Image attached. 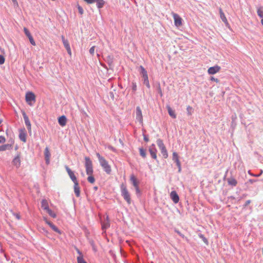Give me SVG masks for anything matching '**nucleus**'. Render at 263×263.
Listing matches in <instances>:
<instances>
[{"instance_id": "f03ea898", "label": "nucleus", "mask_w": 263, "mask_h": 263, "mask_svg": "<svg viewBox=\"0 0 263 263\" xmlns=\"http://www.w3.org/2000/svg\"><path fill=\"white\" fill-rule=\"evenodd\" d=\"M121 194L124 199L127 202L128 204H130L132 203V199L130 198V194L129 193L126 186L125 184L122 183L121 186Z\"/></svg>"}, {"instance_id": "603ef678", "label": "nucleus", "mask_w": 263, "mask_h": 263, "mask_svg": "<svg viewBox=\"0 0 263 263\" xmlns=\"http://www.w3.org/2000/svg\"><path fill=\"white\" fill-rule=\"evenodd\" d=\"M211 81H215V82H217V83L219 82V80H218V79H217V78H214V77H211Z\"/></svg>"}, {"instance_id": "5701e85b", "label": "nucleus", "mask_w": 263, "mask_h": 263, "mask_svg": "<svg viewBox=\"0 0 263 263\" xmlns=\"http://www.w3.org/2000/svg\"><path fill=\"white\" fill-rule=\"evenodd\" d=\"M24 130L25 129H24V130L21 129L20 130L19 138L22 141H23L24 142H26V134L24 132Z\"/></svg>"}, {"instance_id": "ddd939ff", "label": "nucleus", "mask_w": 263, "mask_h": 263, "mask_svg": "<svg viewBox=\"0 0 263 263\" xmlns=\"http://www.w3.org/2000/svg\"><path fill=\"white\" fill-rule=\"evenodd\" d=\"M220 69L221 68L220 66L216 65L215 66L210 67L208 70V72L210 74H214L219 72Z\"/></svg>"}, {"instance_id": "20e7f679", "label": "nucleus", "mask_w": 263, "mask_h": 263, "mask_svg": "<svg viewBox=\"0 0 263 263\" xmlns=\"http://www.w3.org/2000/svg\"><path fill=\"white\" fill-rule=\"evenodd\" d=\"M85 166L86 168V173L87 175H92L93 170L91 160L88 157H85Z\"/></svg>"}, {"instance_id": "c85d7f7f", "label": "nucleus", "mask_w": 263, "mask_h": 263, "mask_svg": "<svg viewBox=\"0 0 263 263\" xmlns=\"http://www.w3.org/2000/svg\"><path fill=\"white\" fill-rule=\"evenodd\" d=\"M41 207L44 210L47 211L49 208L48 206V202L46 200L43 199L41 202Z\"/></svg>"}, {"instance_id": "3c124183", "label": "nucleus", "mask_w": 263, "mask_h": 263, "mask_svg": "<svg viewBox=\"0 0 263 263\" xmlns=\"http://www.w3.org/2000/svg\"><path fill=\"white\" fill-rule=\"evenodd\" d=\"M175 232H176L178 235H179L181 237H183V238L184 237V235H183L182 234H181V232H180L179 231H178V230H175Z\"/></svg>"}, {"instance_id": "9d476101", "label": "nucleus", "mask_w": 263, "mask_h": 263, "mask_svg": "<svg viewBox=\"0 0 263 263\" xmlns=\"http://www.w3.org/2000/svg\"><path fill=\"white\" fill-rule=\"evenodd\" d=\"M12 163L17 168L21 166V153L17 154V155L13 159Z\"/></svg>"}, {"instance_id": "de8ad7c7", "label": "nucleus", "mask_w": 263, "mask_h": 263, "mask_svg": "<svg viewBox=\"0 0 263 263\" xmlns=\"http://www.w3.org/2000/svg\"><path fill=\"white\" fill-rule=\"evenodd\" d=\"M86 3L91 4L95 3L96 0H84Z\"/></svg>"}, {"instance_id": "7ed1b4c3", "label": "nucleus", "mask_w": 263, "mask_h": 263, "mask_svg": "<svg viewBox=\"0 0 263 263\" xmlns=\"http://www.w3.org/2000/svg\"><path fill=\"white\" fill-rule=\"evenodd\" d=\"M140 73L142 75L143 84H145L148 88H150V84L148 81L147 72L142 66H140L139 68Z\"/></svg>"}, {"instance_id": "a19ab883", "label": "nucleus", "mask_w": 263, "mask_h": 263, "mask_svg": "<svg viewBox=\"0 0 263 263\" xmlns=\"http://www.w3.org/2000/svg\"><path fill=\"white\" fill-rule=\"evenodd\" d=\"M192 110H193V108H192V107L191 106H188L187 107L186 110H187V114L189 115H192Z\"/></svg>"}, {"instance_id": "5fc2aeb1", "label": "nucleus", "mask_w": 263, "mask_h": 263, "mask_svg": "<svg viewBox=\"0 0 263 263\" xmlns=\"http://www.w3.org/2000/svg\"><path fill=\"white\" fill-rule=\"evenodd\" d=\"M109 95L111 99L113 100L114 99V94L113 92H110Z\"/></svg>"}, {"instance_id": "864d4df0", "label": "nucleus", "mask_w": 263, "mask_h": 263, "mask_svg": "<svg viewBox=\"0 0 263 263\" xmlns=\"http://www.w3.org/2000/svg\"><path fill=\"white\" fill-rule=\"evenodd\" d=\"M14 215L15 216V217L17 219H21V216L18 213H14Z\"/></svg>"}, {"instance_id": "aec40b11", "label": "nucleus", "mask_w": 263, "mask_h": 263, "mask_svg": "<svg viewBox=\"0 0 263 263\" xmlns=\"http://www.w3.org/2000/svg\"><path fill=\"white\" fill-rule=\"evenodd\" d=\"M44 155L46 163L48 164L50 162V153L48 147H46L45 149Z\"/></svg>"}, {"instance_id": "79ce46f5", "label": "nucleus", "mask_w": 263, "mask_h": 263, "mask_svg": "<svg viewBox=\"0 0 263 263\" xmlns=\"http://www.w3.org/2000/svg\"><path fill=\"white\" fill-rule=\"evenodd\" d=\"M78 11H79V13L80 14H83V12H84V11H83V8L80 6V5H78Z\"/></svg>"}, {"instance_id": "4c0bfd02", "label": "nucleus", "mask_w": 263, "mask_h": 263, "mask_svg": "<svg viewBox=\"0 0 263 263\" xmlns=\"http://www.w3.org/2000/svg\"><path fill=\"white\" fill-rule=\"evenodd\" d=\"M199 237L202 239L203 242L206 244L208 245V239L204 236V235L201 233L199 234Z\"/></svg>"}, {"instance_id": "b1692460", "label": "nucleus", "mask_w": 263, "mask_h": 263, "mask_svg": "<svg viewBox=\"0 0 263 263\" xmlns=\"http://www.w3.org/2000/svg\"><path fill=\"white\" fill-rule=\"evenodd\" d=\"M110 227L109 220L108 217H106V220L102 223V229L103 230H105Z\"/></svg>"}, {"instance_id": "8fccbe9b", "label": "nucleus", "mask_w": 263, "mask_h": 263, "mask_svg": "<svg viewBox=\"0 0 263 263\" xmlns=\"http://www.w3.org/2000/svg\"><path fill=\"white\" fill-rule=\"evenodd\" d=\"M251 200H248L246 201L245 204L243 205V208H246V206L249 205L250 203H251Z\"/></svg>"}, {"instance_id": "58836bf2", "label": "nucleus", "mask_w": 263, "mask_h": 263, "mask_svg": "<svg viewBox=\"0 0 263 263\" xmlns=\"http://www.w3.org/2000/svg\"><path fill=\"white\" fill-rule=\"evenodd\" d=\"M157 90L160 94V96L162 97L163 96V93L160 84H158V86H157Z\"/></svg>"}, {"instance_id": "ea45409f", "label": "nucleus", "mask_w": 263, "mask_h": 263, "mask_svg": "<svg viewBox=\"0 0 263 263\" xmlns=\"http://www.w3.org/2000/svg\"><path fill=\"white\" fill-rule=\"evenodd\" d=\"M132 90L134 92H135L137 90V85H136V83L135 82H132Z\"/></svg>"}, {"instance_id": "dca6fc26", "label": "nucleus", "mask_w": 263, "mask_h": 263, "mask_svg": "<svg viewBox=\"0 0 263 263\" xmlns=\"http://www.w3.org/2000/svg\"><path fill=\"white\" fill-rule=\"evenodd\" d=\"M227 180L228 184L232 187L236 186L237 184V181L233 176L227 178Z\"/></svg>"}, {"instance_id": "49530a36", "label": "nucleus", "mask_w": 263, "mask_h": 263, "mask_svg": "<svg viewBox=\"0 0 263 263\" xmlns=\"http://www.w3.org/2000/svg\"><path fill=\"white\" fill-rule=\"evenodd\" d=\"M135 190H136V194L137 195H140L141 194V191L140 190L139 186H138L137 187H135Z\"/></svg>"}, {"instance_id": "13d9d810", "label": "nucleus", "mask_w": 263, "mask_h": 263, "mask_svg": "<svg viewBox=\"0 0 263 263\" xmlns=\"http://www.w3.org/2000/svg\"><path fill=\"white\" fill-rule=\"evenodd\" d=\"M256 180H254V179H249V182H250L251 183H253L254 182H255Z\"/></svg>"}, {"instance_id": "a18cd8bd", "label": "nucleus", "mask_w": 263, "mask_h": 263, "mask_svg": "<svg viewBox=\"0 0 263 263\" xmlns=\"http://www.w3.org/2000/svg\"><path fill=\"white\" fill-rule=\"evenodd\" d=\"M6 141V139L4 136H0V143H4Z\"/></svg>"}, {"instance_id": "f257e3e1", "label": "nucleus", "mask_w": 263, "mask_h": 263, "mask_svg": "<svg viewBox=\"0 0 263 263\" xmlns=\"http://www.w3.org/2000/svg\"><path fill=\"white\" fill-rule=\"evenodd\" d=\"M96 155L98 158L99 163L101 166L102 167L103 170L107 174H110L111 172V169L110 166L108 164V162L105 159L100 155L99 153L96 154Z\"/></svg>"}, {"instance_id": "1a4fd4ad", "label": "nucleus", "mask_w": 263, "mask_h": 263, "mask_svg": "<svg viewBox=\"0 0 263 263\" xmlns=\"http://www.w3.org/2000/svg\"><path fill=\"white\" fill-rule=\"evenodd\" d=\"M22 115L23 116L25 123V125H26L28 130L29 131H31V123L29 121L28 117L27 116V115H26V112L24 111H22Z\"/></svg>"}, {"instance_id": "2eb2a0df", "label": "nucleus", "mask_w": 263, "mask_h": 263, "mask_svg": "<svg viewBox=\"0 0 263 263\" xmlns=\"http://www.w3.org/2000/svg\"><path fill=\"white\" fill-rule=\"evenodd\" d=\"M173 17L174 19L175 25L177 27H179L182 25V18L176 13L173 14Z\"/></svg>"}, {"instance_id": "72a5a7b5", "label": "nucleus", "mask_w": 263, "mask_h": 263, "mask_svg": "<svg viewBox=\"0 0 263 263\" xmlns=\"http://www.w3.org/2000/svg\"><path fill=\"white\" fill-rule=\"evenodd\" d=\"M157 144L158 146L159 147V149L165 147V145L163 143V140L161 139H158L157 140Z\"/></svg>"}, {"instance_id": "cd10ccee", "label": "nucleus", "mask_w": 263, "mask_h": 263, "mask_svg": "<svg viewBox=\"0 0 263 263\" xmlns=\"http://www.w3.org/2000/svg\"><path fill=\"white\" fill-rule=\"evenodd\" d=\"M97 7L99 9L103 8L105 4V2L104 0H96Z\"/></svg>"}, {"instance_id": "6e6d98bb", "label": "nucleus", "mask_w": 263, "mask_h": 263, "mask_svg": "<svg viewBox=\"0 0 263 263\" xmlns=\"http://www.w3.org/2000/svg\"><path fill=\"white\" fill-rule=\"evenodd\" d=\"M13 3V5L14 6H18V3H17V0H11Z\"/></svg>"}, {"instance_id": "0e129e2a", "label": "nucleus", "mask_w": 263, "mask_h": 263, "mask_svg": "<svg viewBox=\"0 0 263 263\" xmlns=\"http://www.w3.org/2000/svg\"><path fill=\"white\" fill-rule=\"evenodd\" d=\"M246 195L243 194V195H242V197H241V198H243V197H246Z\"/></svg>"}, {"instance_id": "6e6552de", "label": "nucleus", "mask_w": 263, "mask_h": 263, "mask_svg": "<svg viewBox=\"0 0 263 263\" xmlns=\"http://www.w3.org/2000/svg\"><path fill=\"white\" fill-rule=\"evenodd\" d=\"M136 119L140 122V124L143 123V116L142 111L139 106H137L136 109Z\"/></svg>"}, {"instance_id": "39448f33", "label": "nucleus", "mask_w": 263, "mask_h": 263, "mask_svg": "<svg viewBox=\"0 0 263 263\" xmlns=\"http://www.w3.org/2000/svg\"><path fill=\"white\" fill-rule=\"evenodd\" d=\"M25 99L26 102L30 105H32V101H33L34 102L35 101V96L32 92H27L26 94Z\"/></svg>"}, {"instance_id": "4be33fe9", "label": "nucleus", "mask_w": 263, "mask_h": 263, "mask_svg": "<svg viewBox=\"0 0 263 263\" xmlns=\"http://www.w3.org/2000/svg\"><path fill=\"white\" fill-rule=\"evenodd\" d=\"M166 108L168 111V113L169 115L173 119H176L177 116L175 114V111L174 110L172 109L171 106L168 105L166 106Z\"/></svg>"}, {"instance_id": "a878e982", "label": "nucleus", "mask_w": 263, "mask_h": 263, "mask_svg": "<svg viewBox=\"0 0 263 263\" xmlns=\"http://www.w3.org/2000/svg\"><path fill=\"white\" fill-rule=\"evenodd\" d=\"M105 61L108 63L109 66H112L114 62V57L112 55H108L105 59Z\"/></svg>"}, {"instance_id": "6ab92c4d", "label": "nucleus", "mask_w": 263, "mask_h": 263, "mask_svg": "<svg viewBox=\"0 0 263 263\" xmlns=\"http://www.w3.org/2000/svg\"><path fill=\"white\" fill-rule=\"evenodd\" d=\"M58 122H59V124L61 126H65L66 124V122H67V118H66V116L64 115H63V116L60 117L58 119Z\"/></svg>"}, {"instance_id": "423d86ee", "label": "nucleus", "mask_w": 263, "mask_h": 263, "mask_svg": "<svg viewBox=\"0 0 263 263\" xmlns=\"http://www.w3.org/2000/svg\"><path fill=\"white\" fill-rule=\"evenodd\" d=\"M173 160L176 163V165L178 168V172L180 173L181 171V162L179 159V156L177 152L173 153Z\"/></svg>"}, {"instance_id": "412c9836", "label": "nucleus", "mask_w": 263, "mask_h": 263, "mask_svg": "<svg viewBox=\"0 0 263 263\" xmlns=\"http://www.w3.org/2000/svg\"><path fill=\"white\" fill-rule=\"evenodd\" d=\"M46 223H47L50 227L55 232H58L59 234H61V231L59 230V229L53 224L51 222L48 221L47 219H45Z\"/></svg>"}, {"instance_id": "f8f14e48", "label": "nucleus", "mask_w": 263, "mask_h": 263, "mask_svg": "<svg viewBox=\"0 0 263 263\" xmlns=\"http://www.w3.org/2000/svg\"><path fill=\"white\" fill-rule=\"evenodd\" d=\"M62 42L65 48H66L68 53L69 55L71 54V51L69 42L67 40H66L64 36H62Z\"/></svg>"}, {"instance_id": "c03bdc74", "label": "nucleus", "mask_w": 263, "mask_h": 263, "mask_svg": "<svg viewBox=\"0 0 263 263\" xmlns=\"http://www.w3.org/2000/svg\"><path fill=\"white\" fill-rule=\"evenodd\" d=\"M95 46H92L91 47L90 49H89V53L92 55H93L94 54V53H95Z\"/></svg>"}, {"instance_id": "a211bd4d", "label": "nucleus", "mask_w": 263, "mask_h": 263, "mask_svg": "<svg viewBox=\"0 0 263 263\" xmlns=\"http://www.w3.org/2000/svg\"><path fill=\"white\" fill-rule=\"evenodd\" d=\"M76 251L77 253L79 254V256L77 257L78 263H87V262L84 259L83 255L82 252L79 250V249L76 248Z\"/></svg>"}, {"instance_id": "338daca9", "label": "nucleus", "mask_w": 263, "mask_h": 263, "mask_svg": "<svg viewBox=\"0 0 263 263\" xmlns=\"http://www.w3.org/2000/svg\"><path fill=\"white\" fill-rule=\"evenodd\" d=\"M2 120H0V124L2 123Z\"/></svg>"}, {"instance_id": "680f3d73", "label": "nucleus", "mask_w": 263, "mask_h": 263, "mask_svg": "<svg viewBox=\"0 0 263 263\" xmlns=\"http://www.w3.org/2000/svg\"><path fill=\"white\" fill-rule=\"evenodd\" d=\"M102 65L104 68H105L107 69V67H106V66L105 65H104H104L102 64Z\"/></svg>"}, {"instance_id": "473e14b6", "label": "nucleus", "mask_w": 263, "mask_h": 263, "mask_svg": "<svg viewBox=\"0 0 263 263\" xmlns=\"http://www.w3.org/2000/svg\"><path fill=\"white\" fill-rule=\"evenodd\" d=\"M219 14L222 21L224 23L227 22V18L221 8L219 9Z\"/></svg>"}, {"instance_id": "bb28decb", "label": "nucleus", "mask_w": 263, "mask_h": 263, "mask_svg": "<svg viewBox=\"0 0 263 263\" xmlns=\"http://www.w3.org/2000/svg\"><path fill=\"white\" fill-rule=\"evenodd\" d=\"M12 148V145L9 144H5L0 146V152L9 150Z\"/></svg>"}, {"instance_id": "4468645a", "label": "nucleus", "mask_w": 263, "mask_h": 263, "mask_svg": "<svg viewBox=\"0 0 263 263\" xmlns=\"http://www.w3.org/2000/svg\"><path fill=\"white\" fill-rule=\"evenodd\" d=\"M170 197L175 203H177L179 200V197L175 191H173L170 194Z\"/></svg>"}, {"instance_id": "09e8293b", "label": "nucleus", "mask_w": 263, "mask_h": 263, "mask_svg": "<svg viewBox=\"0 0 263 263\" xmlns=\"http://www.w3.org/2000/svg\"><path fill=\"white\" fill-rule=\"evenodd\" d=\"M143 139H144V140L147 142L148 141H149V138H148V136L147 135H146L145 134H143Z\"/></svg>"}, {"instance_id": "2f4dec72", "label": "nucleus", "mask_w": 263, "mask_h": 263, "mask_svg": "<svg viewBox=\"0 0 263 263\" xmlns=\"http://www.w3.org/2000/svg\"><path fill=\"white\" fill-rule=\"evenodd\" d=\"M139 152H140V156L143 158H145L146 157V150L144 149L143 147H140L139 148Z\"/></svg>"}, {"instance_id": "393cba45", "label": "nucleus", "mask_w": 263, "mask_h": 263, "mask_svg": "<svg viewBox=\"0 0 263 263\" xmlns=\"http://www.w3.org/2000/svg\"><path fill=\"white\" fill-rule=\"evenodd\" d=\"M130 180L134 187H137L139 186V182L137 180V178L134 175H132L130 176Z\"/></svg>"}, {"instance_id": "69168bd1", "label": "nucleus", "mask_w": 263, "mask_h": 263, "mask_svg": "<svg viewBox=\"0 0 263 263\" xmlns=\"http://www.w3.org/2000/svg\"><path fill=\"white\" fill-rule=\"evenodd\" d=\"M230 198H232V199H235L234 197H233V196H231Z\"/></svg>"}, {"instance_id": "9b49d317", "label": "nucleus", "mask_w": 263, "mask_h": 263, "mask_svg": "<svg viewBox=\"0 0 263 263\" xmlns=\"http://www.w3.org/2000/svg\"><path fill=\"white\" fill-rule=\"evenodd\" d=\"M24 31L25 35L28 37L31 44L33 46H35L36 45L35 42L32 36L31 35L30 31H29V30L27 28L24 27Z\"/></svg>"}, {"instance_id": "bf43d9fd", "label": "nucleus", "mask_w": 263, "mask_h": 263, "mask_svg": "<svg viewBox=\"0 0 263 263\" xmlns=\"http://www.w3.org/2000/svg\"><path fill=\"white\" fill-rule=\"evenodd\" d=\"M109 148L110 149H111V151H115V148L114 147L111 146H109Z\"/></svg>"}, {"instance_id": "7c9ffc66", "label": "nucleus", "mask_w": 263, "mask_h": 263, "mask_svg": "<svg viewBox=\"0 0 263 263\" xmlns=\"http://www.w3.org/2000/svg\"><path fill=\"white\" fill-rule=\"evenodd\" d=\"M160 150L161 151L163 157L164 158H167L168 157V153L165 146L160 148Z\"/></svg>"}, {"instance_id": "0eeeda50", "label": "nucleus", "mask_w": 263, "mask_h": 263, "mask_svg": "<svg viewBox=\"0 0 263 263\" xmlns=\"http://www.w3.org/2000/svg\"><path fill=\"white\" fill-rule=\"evenodd\" d=\"M66 172H67L70 178L73 181V182H78L76 176H75L73 171L67 166L65 165V166Z\"/></svg>"}, {"instance_id": "37998d69", "label": "nucleus", "mask_w": 263, "mask_h": 263, "mask_svg": "<svg viewBox=\"0 0 263 263\" xmlns=\"http://www.w3.org/2000/svg\"><path fill=\"white\" fill-rule=\"evenodd\" d=\"M5 59L2 55H0V65L3 64L5 63Z\"/></svg>"}, {"instance_id": "c9c22d12", "label": "nucleus", "mask_w": 263, "mask_h": 263, "mask_svg": "<svg viewBox=\"0 0 263 263\" xmlns=\"http://www.w3.org/2000/svg\"><path fill=\"white\" fill-rule=\"evenodd\" d=\"M89 176L87 178V180L90 183H93L95 181V179L92 175H88Z\"/></svg>"}, {"instance_id": "052dcab7", "label": "nucleus", "mask_w": 263, "mask_h": 263, "mask_svg": "<svg viewBox=\"0 0 263 263\" xmlns=\"http://www.w3.org/2000/svg\"><path fill=\"white\" fill-rule=\"evenodd\" d=\"M98 186H94V187H93V190H94L95 191H97V190H98Z\"/></svg>"}, {"instance_id": "c756f323", "label": "nucleus", "mask_w": 263, "mask_h": 263, "mask_svg": "<svg viewBox=\"0 0 263 263\" xmlns=\"http://www.w3.org/2000/svg\"><path fill=\"white\" fill-rule=\"evenodd\" d=\"M149 151V152L151 155V157L152 158L154 159H157V149H152V148H149L148 149Z\"/></svg>"}, {"instance_id": "f3484780", "label": "nucleus", "mask_w": 263, "mask_h": 263, "mask_svg": "<svg viewBox=\"0 0 263 263\" xmlns=\"http://www.w3.org/2000/svg\"><path fill=\"white\" fill-rule=\"evenodd\" d=\"M74 192L76 194V196L77 197H79L80 196V187L79 186V182H74Z\"/></svg>"}, {"instance_id": "f704fd0d", "label": "nucleus", "mask_w": 263, "mask_h": 263, "mask_svg": "<svg viewBox=\"0 0 263 263\" xmlns=\"http://www.w3.org/2000/svg\"><path fill=\"white\" fill-rule=\"evenodd\" d=\"M257 13L259 17L260 18L263 17V10L262 7H259L257 8Z\"/></svg>"}, {"instance_id": "e433bc0d", "label": "nucleus", "mask_w": 263, "mask_h": 263, "mask_svg": "<svg viewBox=\"0 0 263 263\" xmlns=\"http://www.w3.org/2000/svg\"><path fill=\"white\" fill-rule=\"evenodd\" d=\"M46 212L51 217L53 218L56 217L57 215L51 209H49L47 211H46Z\"/></svg>"}, {"instance_id": "4d7b16f0", "label": "nucleus", "mask_w": 263, "mask_h": 263, "mask_svg": "<svg viewBox=\"0 0 263 263\" xmlns=\"http://www.w3.org/2000/svg\"><path fill=\"white\" fill-rule=\"evenodd\" d=\"M149 148H152V149H156V147H155V145L154 144H152Z\"/></svg>"}, {"instance_id": "e2e57ef3", "label": "nucleus", "mask_w": 263, "mask_h": 263, "mask_svg": "<svg viewBox=\"0 0 263 263\" xmlns=\"http://www.w3.org/2000/svg\"><path fill=\"white\" fill-rule=\"evenodd\" d=\"M261 24H262V25H263V17L261 18Z\"/></svg>"}]
</instances>
